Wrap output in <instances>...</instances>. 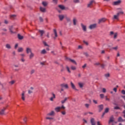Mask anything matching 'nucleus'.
Segmentation results:
<instances>
[{"mask_svg":"<svg viewBox=\"0 0 125 125\" xmlns=\"http://www.w3.org/2000/svg\"><path fill=\"white\" fill-rule=\"evenodd\" d=\"M118 48H119V47H118V46L112 48V49H114V50H117Z\"/></svg>","mask_w":125,"mask_h":125,"instance_id":"obj_44","label":"nucleus"},{"mask_svg":"<svg viewBox=\"0 0 125 125\" xmlns=\"http://www.w3.org/2000/svg\"><path fill=\"white\" fill-rule=\"evenodd\" d=\"M39 32L41 34V37H42V36H43V34H44V31H43V30H39Z\"/></svg>","mask_w":125,"mask_h":125,"instance_id":"obj_34","label":"nucleus"},{"mask_svg":"<svg viewBox=\"0 0 125 125\" xmlns=\"http://www.w3.org/2000/svg\"><path fill=\"white\" fill-rule=\"evenodd\" d=\"M118 10V13H117V15L118 16H120V15H123V14H124V11H123V10L122 9V8H118L117 9Z\"/></svg>","mask_w":125,"mask_h":125,"instance_id":"obj_1","label":"nucleus"},{"mask_svg":"<svg viewBox=\"0 0 125 125\" xmlns=\"http://www.w3.org/2000/svg\"><path fill=\"white\" fill-rule=\"evenodd\" d=\"M93 3H94V0H91L89 3L87 4V7H92Z\"/></svg>","mask_w":125,"mask_h":125,"instance_id":"obj_8","label":"nucleus"},{"mask_svg":"<svg viewBox=\"0 0 125 125\" xmlns=\"http://www.w3.org/2000/svg\"><path fill=\"white\" fill-rule=\"evenodd\" d=\"M61 109V107L58 106V107H57L55 108V111H56V112L58 113V112H60V109Z\"/></svg>","mask_w":125,"mask_h":125,"instance_id":"obj_27","label":"nucleus"},{"mask_svg":"<svg viewBox=\"0 0 125 125\" xmlns=\"http://www.w3.org/2000/svg\"><path fill=\"white\" fill-rule=\"evenodd\" d=\"M24 49L22 47H20L18 49V52H23Z\"/></svg>","mask_w":125,"mask_h":125,"instance_id":"obj_30","label":"nucleus"},{"mask_svg":"<svg viewBox=\"0 0 125 125\" xmlns=\"http://www.w3.org/2000/svg\"><path fill=\"white\" fill-rule=\"evenodd\" d=\"M106 21V19L105 18H102L101 19L99 20V24H100L101 23H103Z\"/></svg>","mask_w":125,"mask_h":125,"instance_id":"obj_14","label":"nucleus"},{"mask_svg":"<svg viewBox=\"0 0 125 125\" xmlns=\"http://www.w3.org/2000/svg\"><path fill=\"white\" fill-rule=\"evenodd\" d=\"M26 52L27 54H29V53H31L32 52V49L29 47H27L26 48Z\"/></svg>","mask_w":125,"mask_h":125,"instance_id":"obj_10","label":"nucleus"},{"mask_svg":"<svg viewBox=\"0 0 125 125\" xmlns=\"http://www.w3.org/2000/svg\"><path fill=\"white\" fill-rule=\"evenodd\" d=\"M70 85L72 89H74V90H77V91L79 90L76 88V86L75 85L74 83H73V82H70Z\"/></svg>","mask_w":125,"mask_h":125,"instance_id":"obj_9","label":"nucleus"},{"mask_svg":"<svg viewBox=\"0 0 125 125\" xmlns=\"http://www.w3.org/2000/svg\"><path fill=\"white\" fill-rule=\"evenodd\" d=\"M73 23L74 26H76L77 25V23H78V20L76 19V18H73Z\"/></svg>","mask_w":125,"mask_h":125,"instance_id":"obj_15","label":"nucleus"},{"mask_svg":"<svg viewBox=\"0 0 125 125\" xmlns=\"http://www.w3.org/2000/svg\"><path fill=\"white\" fill-rule=\"evenodd\" d=\"M104 77L106 78H109L110 77V73H106L104 74Z\"/></svg>","mask_w":125,"mask_h":125,"instance_id":"obj_41","label":"nucleus"},{"mask_svg":"<svg viewBox=\"0 0 125 125\" xmlns=\"http://www.w3.org/2000/svg\"><path fill=\"white\" fill-rule=\"evenodd\" d=\"M119 16H119V15H117H117H115L114 16V19H116V20H119Z\"/></svg>","mask_w":125,"mask_h":125,"instance_id":"obj_35","label":"nucleus"},{"mask_svg":"<svg viewBox=\"0 0 125 125\" xmlns=\"http://www.w3.org/2000/svg\"><path fill=\"white\" fill-rule=\"evenodd\" d=\"M62 87H65V88H69V86L67 84L62 83L61 84Z\"/></svg>","mask_w":125,"mask_h":125,"instance_id":"obj_17","label":"nucleus"},{"mask_svg":"<svg viewBox=\"0 0 125 125\" xmlns=\"http://www.w3.org/2000/svg\"><path fill=\"white\" fill-rule=\"evenodd\" d=\"M120 3H121L120 0H118L113 2L114 5H119V4H120Z\"/></svg>","mask_w":125,"mask_h":125,"instance_id":"obj_21","label":"nucleus"},{"mask_svg":"<svg viewBox=\"0 0 125 125\" xmlns=\"http://www.w3.org/2000/svg\"><path fill=\"white\" fill-rule=\"evenodd\" d=\"M69 98V97H65L63 100L61 101L62 104H64V103H65V102H66V101H67Z\"/></svg>","mask_w":125,"mask_h":125,"instance_id":"obj_25","label":"nucleus"},{"mask_svg":"<svg viewBox=\"0 0 125 125\" xmlns=\"http://www.w3.org/2000/svg\"><path fill=\"white\" fill-rule=\"evenodd\" d=\"M33 90H34V87H31L30 89L28 90V94H31V93H33Z\"/></svg>","mask_w":125,"mask_h":125,"instance_id":"obj_23","label":"nucleus"},{"mask_svg":"<svg viewBox=\"0 0 125 125\" xmlns=\"http://www.w3.org/2000/svg\"><path fill=\"white\" fill-rule=\"evenodd\" d=\"M21 62H24L25 61V59H24V58H21Z\"/></svg>","mask_w":125,"mask_h":125,"instance_id":"obj_62","label":"nucleus"},{"mask_svg":"<svg viewBox=\"0 0 125 125\" xmlns=\"http://www.w3.org/2000/svg\"><path fill=\"white\" fill-rule=\"evenodd\" d=\"M52 97L50 98V101H53V99H55L56 97L55 96V94H54L53 93H52Z\"/></svg>","mask_w":125,"mask_h":125,"instance_id":"obj_19","label":"nucleus"},{"mask_svg":"<svg viewBox=\"0 0 125 125\" xmlns=\"http://www.w3.org/2000/svg\"><path fill=\"white\" fill-rule=\"evenodd\" d=\"M59 7L60 8V9H62V10H64V9H65V6L62 5H59Z\"/></svg>","mask_w":125,"mask_h":125,"instance_id":"obj_33","label":"nucleus"},{"mask_svg":"<svg viewBox=\"0 0 125 125\" xmlns=\"http://www.w3.org/2000/svg\"><path fill=\"white\" fill-rule=\"evenodd\" d=\"M66 69L68 73H71V70H70V68L69 67V66H66Z\"/></svg>","mask_w":125,"mask_h":125,"instance_id":"obj_37","label":"nucleus"},{"mask_svg":"<svg viewBox=\"0 0 125 125\" xmlns=\"http://www.w3.org/2000/svg\"><path fill=\"white\" fill-rule=\"evenodd\" d=\"M25 91H22V93H21V99L22 100H23V101H25Z\"/></svg>","mask_w":125,"mask_h":125,"instance_id":"obj_12","label":"nucleus"},{"mask_svg":"<svg viewBox=\"0 0 125 125\" xmlns=\"http://www.w3.org/2000/svg\"><path fill=\"white\" fill-rule=\"evenodd\" d=\"M65 70V69L64 68V67L63 66V65H62V68L61 69V72H64V71Z\"/></svg>","mask_w":125,"mask_h":125,"instance_id":"obj_42","label":"nucleus"},{"mask_svg":"<svg viewBox=\"0 0 125 125\" xmlns=\"http://www.w3.org/2000/svg\"><path fill=\"white\" fill-rule=\"evenodd\" d=\"M83 54L86 57H88V53L87 52H84Z\"/></svg>","mask_w":125,"mask_h":125,"instance_id":"obj_46","label":"nucleus"},{"mask_svg":"<svg viewBox=\"0 0 125 125\" xmlns=\"http://www.w3.org/2000/svg\"><path fill=\"white\" fill-rule=\"evenodd\" d=\"M103 92L104 93H106V88H103Z\"/></svg>","mask_w":125,"mask_h":125,"instance_id":"obj_57","label":"nucleus"},{"mask_svg":"<svg viewBox=\"0 0 125 125\" xmlns=\"http://www.w3.org/2000/svg\"><path fill=\"white\" fill-rule=\"evenodd\" d=\"M43 44L45 45V46H48V44H47V43H46V42H43Z\"/></svg>","mask_w":125,"mask_h":125,"instance_id":"obj_50","label":"nucleus"},{"mask_svg":"<svg viewBox=\"0 0 125 125\" xmlns=\"http://www.w3.org/2000/svg\"><path fill=\"white\" fill-rule=\"evenodd\" d=\"M74 1L75 3H78V2H80V0H74Z\"/></svg>","mask_w":125,"mask_h":125,"instance_id":"obj_59","label":"nucleus"},{"mask_svg":"<svg viewBox=\"0 0 125 125\" xmlns=\"http://www.w3.org/2000/svg\"><path fill=\"white\" fill-rule=\"evenodd\" d=\"M81 26L83 32H86V25L83 24V23H81Z\"/></svg>","mask_w":125,"mask_h":125,"instance_id":"obj_6","label":"nucleus"},{"mask_svg":"<svg viewBox=\"0 0 125 125\" xmlns=\"http://www.w3.org/2000/svg\"><path fill=\"white\" fill-rule=\"evenodd\" d=\"M34 56L35 54H34V53H33V52L30 53V54L29 55V59H33Z\"/></svg>","mask_w":125,"mask_h":125,"instance_id":"obj_24","label":"nucleus"},{"mask_svg":"<svg viewBox=\"0 0 125 125\" xmlns=\"http://www.w3.org/2000/svg\"><path fill=\"white\" fill-rule=\"evenodd\" d=\"M101 68H102V69H104L105 67H106V65H105L104 64H101Z\"/></svg>","mask_w":125,"mask_h":125,"instance_id":"obj_38","label":"nucleus"},{"mask_svg":"<svg viewBox=\"0 0 125 125\" xmlns=\"http://www.w3.org/2000/svg\"><path fill=\"white\" fill-rule=\"evenodd\" d=\"M117 37H118V34L116 33L114 34V39H117Z\"/></svg>","mask_w":125,"mask_h":125,"instance_id":"obj_47","label":"nucleus"},{"mask_svg":"<svg viewBox=\"0 0 125 125\" xmlns=\"http://www.w3.org/2000/svg\"><path fill=\"white\" fill-rule=\"evenodd\" d=\"M85 106L86 107V108H89V104H85Z\"/></svg>","mask_w":125,"mask_h":125,"instance_id":"obj_56","label":"nucleus"},{"mask_svg":"<svg viewBox=\"0 0 125 125\" xmlns=\"http://www.w3.org/2000/svg\"><path fill=\"white\" fill-rule=\"evenodd\" d=\"M45 53H46V51L45 50V49H43L41 51V54H45Z\"/></svg>","mask_w":125,"mask_h":125,"instance_id":"obj_39","label":"nucleus"},{"mask_svg":"<svg viewBox=\"0 0 125 125\" xmlns=\"http://www.w3.org/2000/svg\"><path fill=\"white\" fill-rule=\"evenodd\" d=\"M39 20H40V22H43V19H42V17H40L39 18Z\"/></svg>","mask_w":125,"mask_h":125,"instance_id":"obj_48","label":"nucleus"},{"mask_svg":"<svg viewBox=\"0 0 125 125\" xmlns=\"http://www.w3.org/2000/svg\"><path fill=\"white\" fill-rule=\"evenodd\" d=\"M100 96L101 98H104V94H101L100 95Z\"/></svg>","mask_w":125,"mask_h":125,"instance_id":"obj_55","label":"nucleus"},{"mask_svg":"<svg viewBox=\"0 0 125 125\" xmlns=\"http://www.w3.org/2000/svg\"><path fill=\"white\" fill-rule=\"evenodd\" d=\"M18 38L19 40H23L24 39V37L19 34H18Z\"/></svg>","mask_w":125,"mask_h":125,"instance_id":"obj_31","label":"nucleus"},{"mask_svg":"<svg viewBox=\"0 0 125 125\" xmlns=\"http://www.w3.org/2000/svg\"><path fill=\"white\" fill-rule=\"evenodd\" d=\"M55 115V112L54 111H51L50 112L47 114V116H54Z\"/></svg>","mask_w":125,"mask_h":125,"instance_id":"obj_16","label":"nucleus"},{"mask_svg":"<svg viewBox=\"0 0 125 125\" xmlns=\"http://www.w3.org/2000/svg\"><path fill=\"white\" fill-rule=\"evenodd\" d=\"M7 107H8V106L7 105L6 107H3L0 110V115L1 116L4 115V112L6 110V108H7Z\"/></svg>","mask_w":125,"mask_h":125,"instance_id":"obj_3","label":"nucleus"},{"mask_svg":"<svg viewBox=\"0 0 125 125\" xmlns=\"http://www.w3.org/2000/svg\"><path fill=\"white\" fill-rule=\"evenodd\" d=\"M5 47L7 49H11V45L9 43H7L5 45Z\"/></svg>","mask_w":125,"mask_h":125,"instance_id":"obj_26","label":"nucleus"},{"mask_svg":"<svg viewBox=\"0 0 125 125\" xmlns=\"http://www.w3.org/2000/svg\"><path fill=\"white\" fill-rule=\"evenodd\" d=\"M59 18L61 21H62V20H63V19H64V15H59Z\"/></svg>","mask_w":125,"mask_h":125,"instance_id":"obj_29","label":"nucleus"},{"mask_svg":"<svg viewBox=\"0 0 125 125\" xmlns=\"http://www.w3.org/2000/svg\"><path fill=\"white\" fill-rule=\"evenodd\" d=\"M90 123L91 125H96V123H95V120L94 118H91L90 120Z\"/></svg>","mask_w":125,"mask_h":125,"instance_id":"obj_11","label":"nucleus"},{"mask_svg":"<svg viewBox=\"0 0 125 125\" xmlns=\"http://www.w3.org/2000/svg\"><path fill=\"white\" fill-rule=\"evenodd\" d=\"M109 112V108H106L105 109L104 113H108Z\"/></svg>","mask_w":125,"mask_h":125,"instance_id":"obj_45","label":"nucleus"},{"mask_svg":"<svg viewBox=\"0 0 125 125\" xmlns=\"http://www.w3.org/2000/svg\"><path fill=\"white\" fill-rule=\"evenodd\" d=\"M40 10L41 12H42L43 13H45V12H46V8L40 6Z\"/></svg>","mask_w":125,"mask_h":125,"instance_id":"obj_5","label":"nucleus"},{"mask_svg":"<svg viewBox=\"0 0 125 125\" xmlns=\"http://www.w3.org/2000/svg\"><path fill=\"white\" fill-rule=\"evenodd\" d=\"M4 23L5 24H8V21L7 20H5L4 21Z\"/></svg>","mask_w":125,"mask_h":125,"instance_id":"obj_61","label":"nucleus"},{"mask_svg":"<svg viewBox=\"0 0 125 125\" xmlns=\"http://www.w3.org/2000/svg\"><path fill=\"white\" fill-rule=\"evenodd\" d=\"M118 121L119 123H123L124 122H125V120L123 119V118H122V117H119L118 118Z\"/></svg>","mask_w":125,"mask_h":125,"instance_id":"obj_20","label":"nucleus"},{"mask_svg":"<svg viewBox=\"0 0 125 125\" xmlns=\"http://www.w3.org/2000/svg\"><path fill=\"white\" fill-rule=\"evenodd\" d=\"M9 30L11 34H15V31H14V28H13V26H11L9 27Z\"/></svg>","mask_w":125,"mask_h":125,"instance_id":"obj_4","label":"nucleus"},{"mask_svg":"<svg viewBox=\"0 0 125 125\" xmlns=\"http://www.w3.org/2000/svg\"><path fill=\"white\" fill-rule=\"evenodd\" d=\"M121 93H122V94H123L124 95H125V90H122L121 91Z\"/></svg>","mask_w":125,"mask_h":125,"instance_id":"obj_51","label":"nucleus"},{"mask_svg":"<svg viewBox=\"0 0 125 125\" xmlns=\"http://www.w3.org/2000/svg\"><path fill=\"white\" fill-rule=\"evenodd\" d=\"M46 120H53V118L52 117H46Z\"/></svg>","mask_w":125,"mask_h":125,"instance_id":"obj_53","label":"nucleus"},{"mask_svg":"<svg viewBox=\"0 0 125 125\" xmlns=\"http://www.w3.org/2000/svg\"><path fill=\"white\" fill-rule=\"evenodd\" d=\"M114 109H115V110H119V109H120V108H119L118 106H115V107H114Z\"/></svg>","mask_w":125,"mask_h":125,"instance_id":"obj_64","label":"nucleus"},{"mask_svg":"<svg viewBox=\"0 0 125 125\" xmlns=\"http://www.w3.org/2000/svg\"><path fill=\"white\" fill-rule=\"evenodd\" d=\"M15 83V81H12L9 82V83H10L11 84H14Z\"/></svg>","mask_w":125,"mask_h":125,"instance_id":"obj_54","label":"nucleus"},{"mask_svg":"<svg viewBox=\"0 0 125 125\" xmlns=\"http://www.w3.org/2000/svg\"><path fill=\"white\" fill-rule=\"evenodd\" d=\"M95 28H96V24H91L89 27V28L90 29V30H92V29H94Z\"/></svg>","mask_w":125,"mask_h":125,"instance_id":"obj_13","label":"nucleus"},{"mask_svg":"<svg viewBox=\"0 0 125 125\" xmlns=\"http://www.w3.org/2000/svg\"><path fill=\"white\" fill-rule=\"evenodd\" d=\"M66 59L67 61H69V62H71V63H73L75 65H77V62H76V61H75V60H73L69 58H66Z\"/></svg>","mask_w":125,"mask_h":125,"instance_id":"obj_2","label":"nucleus"},{"mask_svg":"<svg viewBox=\"0 0 125 125\" xmlns=\"http://www.w3.org/2000/svg\"><path fill=\"white\" fill-rule=\"evenodd\" d=\"M86 67V63H85L83 66V69H84Z\"/></svg>","mask_w":125,"mask_h":125,"instance_id":"obj_60","label":"nucleus"},{"mask_svg":"<svg viewBox=\"0 0 125 125\" xmlns=\"http://www.w3.org/2000/svg\"><path fill=\"white\" fill-rule=\"evenodd\" d=\"M20 56H21V58H24V57H25V54H20Z\"/></svg>","mask_w":125,"mask_h":125,"instance_id":"obj_52","label":"nucleus"},{"mask_svg":"<svg viewBox=\"0 0 125 125\" xmlns=\"http://www.w3.org/2000/svg\"><path fill=\"white\" fill-rule=\"evenodd\" d=\"M112 122H114V117L113 116L110 118L108 124H111V123H112Z\"/></svg>","mask_w":125,"mask_h":125,"instance_id":"obj_28","label":"nucleus"},{"mask_svg":"<svg viewBox=\"0 0 125 125\" xmlns=\"http://www.w3.org/2000/svg\"><path fill=\"white\" fill-rule=\"evenodd\" d=\"M95 66H101V63L98 62H96L94 64Z\"/></svg>","mask_w":125,"mask_h":125,"instance_id":"obj_40","label":"nucleus"},{"mask_svg":"<svg viewBox=\"0 0 125 125\" xmlns=\"http://www.w3.org/2000/svg\"><path fill=\"white\" fill-rule=\"evenodd\" d=\"M99 107V111L101 112L103 110L104 106L103 104H101L98 106Z\"/></svg>","mask_w":125,"mask_h":125,"instance_id":"obj_22","label":"nucleus"},{"mask_svg":"<svg viewBox=\"0 0 125 125\" xmlns=\"http://www.w3.org/2000/svg\"><path fill=\"white\" fill-rule=\"evenodd\" d=\"M53 32H54V35L55 36V37H53V39L54 40H56V38L58 37V35H57V31L56 30V29H54L53 30Z\"/></svg>","mask_w":125,"mask_h":125,"instance_id":"obj_7","label":"nucleus"},{"mask_svg":"<svg viewBox=\"0 0 125 125\" xmlns=\"http://www.w3.org/2000/svg\"><path fill=\"white\" fill-rule=\"evenodd\" d=\"M66 20L67 22H71V19L70 18L66 17Z\"/></svg>","mask_w":125,"mask_h":125,"instance_id":"obj_43","label":"nucleus"},{"mask_svg":"<svg viewBox=\"0 0 125 125\" xmlns=\"http://www.w3.org/2000/svg\"><path fill=\"white\" fill-rule=\"evenodd\" d=\"M18 47V43H17L15 45V49H17Z\"/></svg>","mask_w":125,"mask_h":125,"instance_id":"obj_58","label":"nucleus"},{"mask_svg":"<svg viewBox=\"0 0 125 125\" xmlns=\"http://www.w3.org/2000/svg\"><path fill=\"white\" fill-rule=\"evenodd\" d=\"M46 37H47V38H48V39H49V32L47 33Z\"/></svg>","mask_w":125,"mask_h":125,"instance_id":"obj_63","label":"nucleus"},{"mask_svg":"<svg viewBox=\"0 0 125 125\" xmlns=\"http://www.w3.org/2000/svg\"><path fill=\"white\" fill-rule=\"evenodd\" d=\"M78 85L80 87V88H83V83L79 82L78 83Z\"/></svg>","mask_w":125,"mask_h":125,"instance_id":"obj_32","label":"nucleus"},{"mask_svg":"<svg viewBox=\"0 0 125 125\" xmlns=\"http://www.w3.org/2000/svg\"><path fill=\"white\" fill-rule=\"evenodd\" d=\"M71 70H72L73 71H75V70H77V67H76V66H71Z\"/></svg>","mask_w":125,"mask_h":125,"instance_id":"obj_36","label":"nucleus"},{"mask_svg":"<svg viewBox=\"0 0 125 125\" xmlns=\"http://www.w3.org/2000/svg\"><path fill=\"white\" fill-rule=\"evenodd\" d=\"M48 4V3L47 2V1H43L42 2V5H43V6H44V7H46Z\"/></svg>","mask_w":125,"mask_h":125,"instance_id":"obj_18","label":"nucleus"},{"mask_svg":"<svg viewBox=\"0 0 125 125\" xmlns=\"http://www.w3.org/2000/svg\"><path fill=\"white\" fill-rule=\"evenodd\" d=\"M34 73H35V69L31 70V71H30V74L32 75L34 74Z\"/></svg>","mask_w":125,"mask_h":125,"instance_id":"obj_49","label":"nucleus"}]
</instances>
